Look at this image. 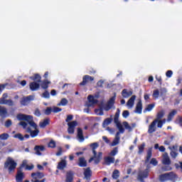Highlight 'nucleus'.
<instances>
[{
    "label": "nucleus",
    "instance_id": "obj_39",
    "mask_svg": "<svg viewBox=\"0 0 182 182\" xmlns=\"http://www.w3.org/2000/svg\"><path fill=\"white\" fill-rule=\"evenodd\" d=\"M14 139H18V140H21V141H23L25 140V137H23V135L22 134L18 133L14 135Z\"/></svg>",
    "mask_w": 182,
    "mask_h": 182
},
{
    "label": "nucleus",
    "instance_id": "obj_11",
    "mask_svg": "<svg viewBox=\"0 0 182 182\" xmlns=\"http://www.w3.org/2000/svg\"><path fill=\"white\" fill-rule=\"evenodd\" d=\"M24 178H25V173L21 169H18L16 175V181L23 182Z\"/></svg>",
    "mask_w": 182,
    "mask_h": 182
},
{
    "label": "nucleus",
    "instance_id": "obj_15",
    "mask_svg": "<svg viewBox=\"0 0 182 182\" xmlns=\"http://www.w3.org/2000/svg\"><path fill=\"white\" fill-rule=\"evenodd\" d=\"M77 166H79V167H87V161H86V159L83 156L80 157L78 159Z\"/></svg>",
    "mask_w": 182,
    "mask_h": 182
},
{
    "label": "nucleus",
    "instance_id": "obj_55",
    "mask_svg": "<svg viewBox=\"0 0 182 182\" xmlns=\"http://www.w3.org/2000/svg\"><path fill=\"white\" fill-rule=\"evenodd\" d=\"M174 166L176 170L181 169L182 171V161H179L178 164L176 163Z\"/></svg>",
    "mask_w": 182,
    "mask_h": 182
},
{
    "label": "nucleus",
    "instance_id": "obj_32",
    "mask_svg": "<svg viewBox=\"0 0 182 182\" xmlns=\"http://www.w3.org/2000/svg\"><path fill=\"white\" fill-rule=\"evenodd\" d=\"M152 147L149 148L148 151H147V154H146V158L145 160V163H149V161H150V159H151V156H152Z\"/></svg>",
    "mask_w": 182,
    "mask_h": 182
},
{
    "label": "nucleus",
    "instance_id": "obj_40",
    "mask_svg": "<svg viewBox=\"0 0 182 182\" xmlns=\"http://www.w3.org/2000/svg\"><path fill=\"white\" fill-rule=\"evenodd\" d=\"M176 124H178L180 127H182V117L178 116L175 120Z\"/></svg>",
    "mask_w": 182,
    "mask_h": 182
},
{
    "label": "nucleus",
    "instance_id": "obj_26",
    "mask_svg": "<svg viewBox=\"0 0 182 182\" xmlns=\"http://www.w3.org/2000/svg\"><path fill=\"white\" fill-rule=\"evenodd\" d=\"M49 85H50V81L48 80H44L42 82H41V86L42 89H44V90H46L49 87Z\"/></svg>",
    "mask_w": 182,
    "mask_h": 182
},
{
    "label": "nucleus",
    "instance_id": "obj_24",
    "mask_svg": "<svg viewBox=\"0 0 182 182\" xmlns=\"http://www.w3.org/2000/svg\"><path fill=\"white\" fill-rule=\"evenodd\" d=\"M142 110H143V104L141 103V100H139L136 104L135 112L139 113V114H141Z\"/></svg>",
    "mask_w": 182,
    "mask_h": 182
},
{
    "label": "nucleus",
    "instance_id": "obj_51",
    "mask_svg": "<svg viewBox=\"0 0 182 182\" xmlns=\"http://www.w3.org/2000/svg\"><path fill=\"white\" fill-rule=\"evenodd\" d=\"M95 112L97 113V114H98V116H103L104 114L102 109H95Z\"/></svg>",
    "mask_w": 182,
    "mask_h": 182
},
{
    "label": "nucleus",
    "instance_id": "obj_7",
    "mask_svg": "<svg viewBox=\"0 0 182 182\" xmlns=\"http://www.w3.org/2000/svg\"><path fill=\"white\" fill-rule=\"evenodd\" d=\"M8 98V93H4L0 98V105H8V106H14L12 100H6Z\"/></svg>",
    "mask_w": 182,
    "mask_h": 182
},
{
    "label": "nucleus",
    "instance_id": "obj_46",
    "mask_svg": "<svg viewBox=\"0 0 182 182\" xmlns=\"http://www.w3.org/2000/svg\"><path fill=\"white\" fill-rule=\"evenodd\" d=\"M26 166H28V161L27 160H23L22 161V164L18 167V170H21L22 171V168H23V167L26 168Z\"/></svg>",
    "mask_w": 182,
    "mask_h": 182
},
{
    "label": "nucleus",
    "instance_id": "obj_47",
    "mask_svg": "<svg viewBox=\"0 0 182 182\" xmlns=\"http://www.w3.org/2000/svg\"><path fill=\"white\" fill-rule=\"evenodd\" d=\"M52 112H53V109H52V107H48L46 109V110L44 112V114H46V116H49V114H50V113H52Z\"/></svg>",
    "mask_w": 182,
    "mask_h": 182
},
{
    "label": "nucleus",
    "instance_id": "obj_17",
    "mask_svg": "<svg viewBox=\"0 0 182 182\" xmlns=\"http://www.w3.org/2000/svg\"><path fill=\"white\" fill-rule=\"evenodd\" d=\"M167 177H168V181H175V180L177 178V175L176 173L171 171L168 173H166Z\"/></svg>",
    "mask_w": 182,
    "mask_h": 182
},
{
    "label": "nucleus",
    "instance_id": "obj_21",
    "mask_svg": "<svg viewBox=\"0 0 182 182\" xmlns=\"http://www.w3.org/2000/svg\"><path fill=\"white\" fill-rule=\"evenodd\" d=\"M34 150H35L36 154H37V156H42V153H41V151H45V146L36 145L34 147Z\"/></svg>",
    "mask_w": 182,
    "mask_h": 182
},
{
    "label": "nucleus",
    "instance_id": "obj_48",
    "mask_svg": "<svg viewBox=\"0 0 182 182\" xmlns=\"http://www.w3.org/2000/svg\"><path fill=\"white\" fill-rule=\"evenodd\" d=\"M77 124V122L76 121H73L68 123V127H73L74 129L75 127H76Z\"/></svg>",
    "mask_w": 182,
    "mask_h": 182
},
{
    "label": "nucleus",
    "instance_id": "obj_63",
    "mask_svg": "<svg viewBox=\"0 0 182 182\" xmlns=\"http://www.w3.org/2000/svg\"><path fill=\"white\" fill-rule=\"evenodd\" d=\"M18 124H19V126H22L23 129H26V127L28 126V123H26L25 122H20Z\"/></svg>",
    "mask_w": 182,
    "mask_h": 182
},
{
    "label": "nucleus",
    "instance_id": "obj_5",
    "mask_svg": "<svg viewBox=\"0 0 182 182\" xmlns=\"http://www.w3.org/2000/svg\"><path fill=\"white\" fill-rule=\"evenodd\" d=\"M31 182H45L46 181V178H43L45 177V174L42 172H33L31 173ZM43 178L42 180H41Z\"/></svg>",
    "mask_w": 182,
    "mask_h": 182
},
{
    "label": "nucleus",
    "instance_id": "obj_42",
    "mask_svg": "<svg viewBox=\"0 0 182 182\" xmlns=\"http://www.w3.org/2000/svg\"><path fill=\"white\" fill-rule=\"evenodd\" d=\"M162 171H171L173 168L170 165H165L161 167Z\"/></svg>",
    "mask_w": 182,
    "mask_h": 182
},
{
    "label": "nucleus",
    "instance_id": "obj_18",
    "mask_svg": "<svg viewBox=\"0 0 182 182\" xmlns=\"http://www.w3.org/2000/svg\"><path fill=\"white\" fill-rule=\"evenodd\" d=\"M132 95H133V91H132V90L128 91L127 89H124L122 91V96L124 99H127L128 97H130V96H132Z\"/></svg>",
    "mask_w": 182,
    "mask_h": 182
},
{
    "label": "nucleus",
    "instance_id": "obj_56",
    "mask_svg": "<svg viewBox=\"0 0 182 182\" xmlns=\"http://www.w3.org/2000/svg\"><path fill=\"white\" fill-rule=\"evenodd\" d=\"M159 96H160V91L159 90H156L154 91L153 97H155V99L159 98Z\"/></svg>",
    "mask_w": 182,
    "mask_h": 182
},
{
    "label": "nucleus",
    "instance_id": "obj_28",
    "mask_svg": "<svg viewBox=\"0 0 182 182\" xmlns=\"http://www.w3.org/2000/svg\"><path fill=\"white\" fill-rule=\"evenodd\" d=\"M177 114L176 109H173L169 114H168L167 122H171L173 119H174V116Z\"/></svg>",
    "mask_w": 182,
    "mask_h": 182
},
{
    "label": "nucleus",
    "instance_id": "obj_62",
    "mask_svg": "<svg viewBox=\"0 0 182 182\" xmlns=\"http://www.w3.org/2000/svg\"><path fill=\"white\" fill-rule=\"evenodd\" d=\"M71 120H73V115H72V114L68 115V116H67V118H66V119H65V122H66L67 123H69V122H70Z\"/></svg>",
    "mask_w": 182,
    "mask_h": 182
},
{
    "label": "nucleus",
    "instance_id": "obj_3",
    "mask_svg": "<svg viewBox=\"0 0 182 182\" xmlns=\"http://www.w3.org/2000/svg\"><path fill=\"white\" fill-rule=\"evenodd\" d=\"M16 166H18V164L15 161V160L9 156L4 162V167L6 170L7 169L9 174H11V173L15 171Z\"/></svg>",
    "mask_w": 182,
    "mask_h": 182
},
{
    "label": "nucleus",
    "instance_id": "obj_9",
    "mask_svg": "<svg viewBox=\"0 0 182 182\" xmlns=\"http://www.w3.org/2000/svg\"><path fill=\"white\" fill-rule=\"evenodd\" d=\"M116 100V95L112 97L109 101L107 102V104L104 106L105 109L107 112L114 106V102Z\"/></svg>",
    "mask_w": 182,
    "mask_h": 182
},
{
    "label": "nucleus",
    "instance_id": "obj_52",
    "mask_svg": "<svg viewBox=\"0 0 182 182\" xmlns=\"http://www.w3.org/2000/svg\"><path fill=\"white\" fill-rule=\"evenodd\" d=\"M128 116H130V112H129V110L123 111L122 117H124V119H127Z\"/></svg>",
    "mask_w": 182,
    "mask_h": 182
},
{
    "label": "nucleus",
    "instance_id": "obj_13",
    "mask_svg": "<svg viewBox=\"0 0 182 182\" xmlns=\"http://www.w3.org/2000/svg\"><path fill=\"white\" fill-rule=\"evenodd\" d=\"M156 124H157V120H154L149 126L148 133H149V134H151L152 133H154V132H156Z\"/></svg>",
    "mask_w": 182,
    "mask_h": 182
},
{
    "label": "nucleus",
    "instance_id": "obj_33",
    "mask_svg": "<svg viewBox=\"0 0 182 182\" xmlns=\"http://www.w3.org/2000/svg\"><path fill=\"white\" fill-rule=\"evenodd\" d=\"M77 137L81 141L85 140V136H83V130H82V128L77 129Z\"/></svg>",
    "mask_w": 182,
    "mask_h": 182
},
{
    "label": "nucleus",
    "instance_id": "obj_44",
    "mask_svg": "<svg viewBox=\"0 0 182 182\" xmlns=\"http://www.w3.org/2000/svg\"><path fill=\"white\" fill-rule=\"evenodd\" d=\"M119 170L115 169L112 173V178H114V180H117V178H119Z\"/></svg>",
    "mask_w": 182,
    "mask_h": 182
},
{
    "label": "nucleus",
    "instance_id": "obj_49",
    "mask_svg": "<svg viewBox=\"0 0 182 182\" xmlns=\"http://www.w3.org/2000/svg\"><path fill=\"white\" fill-rule=\"evenodd\" d=\"M48 147L50 149H55V147H56V142H55L53 140H50L48 143Z\"/></svg>",
    "mask_w": 182,
    "mask_h": 182
},
{
    "label": "nucleus",
    "instance_id": "obj_50",
    "mask_svg": "<svg viewBox=\"0 0 182 182\" xmlns=\"http://www.w3.org/2000/svg\"><path fill=\"white\" fill-rule=\"evenodd\" d=\"M42 97H44V99H49V97H50V94H49V91L46 90V91L42 94Z\"/></svg>",
    "mask_w": 182,
    "mask_h": 182
},
{
    "label": "nucleus",
    "instance_id": "obj_20",
    "mask_svg": "<svg viewBox=\"0 0 182 182\" xmlns=\"http://www.w3.org/2000/svg\"><path fill=\"white\" fill-rule=\"evenodd\" d=\"M87 100L89 102L88 107H90V106H93V105H97V100L95 99V97L93 95H88Z\"/></svg>",
    "mask_w": 182,
    "mask_h": 182
},
{
    "label": "nucleus",
    "instance_id": "obj_43",
    "mask_svg": "<svg viewBox=\"0 0 182 182\" xmlns=\"http://www.w3.org/2000/svg\"><path fill=\"white\" fill-rule=\"evenodd\" d=\"M120 143V138L115 137L113 140V141L111 143L112 146H117Z\"/></svg>",
    "mask_w": 182,
    "mask_h": 182
},
{
    "label": "nucleus",
    "instance_id": "obj_1",
    "mask_svg": "<svg viewBox=\"0 0 182 182\" xmlns=\"http://www.w3.org/2000/svg\"><path fill=\"white\" fill-rule=\"evenodd\" d=\"M18 120H24L27 122L31 127L26 128L27 133L30 134L31 137L33 139L39 134V129L38 124L33 121V117L32 115H26L25 114H18L17 115ZM31 127H33L34 130H32Z\"/></svg>",
    "mask_w": 182,
    "mask_h": 182
},
{
    "label": "nucleus",
    "instance_id": "obj_2",
    "mask_svg": "<svg viewBox=\"0 0 182 182\" xmlns=\"http://www.w3.org/2000/svg\"><path fill=\"white\" fill-rule=\"evenodd\" d=\"M90 147L92 149L93 156H92L89 161L88 163H92L94 160L95 164H99L100 163V161L103 158V153L102 152H98L96 151V149L99 147V143L94 142L90 144Z\"/></svg>",
    "mask_w": 182,
    "mask_h": 182
},
{
    "label": "nucleus",
    "instance_id": "obj_59",
    "mask_svg": "<svg viewBox=\"0 0 182 182\" xmlns=\"http://www.w3.org/2000/svg\"><path fill=\"white\" fill-rule=\"evenodd\" d=\"M35 168V166L33 164L31 165H26V167L25 168V170H28V171H31V170H33Z\"/></svg>",
    "mask_w": 182,
    "mask_h": 182
},
{
    "label": "nucleus",
    "instance_id": "obj_25",
    "mask_svg": "<svg viewBox=\"0 0 182 182\" xmlns=\"http://www.w3.org/2000/svg\"><path fill=\"white\" fill-rule=\"evenodd\" d=\"M50 123V119L49 118H46L43 120V122H41L39 123V126L40 127H41V129H45V127L48 126Z\"/></svg>",
    "mask_w": 182,
    "mask_h": 182
},
{
    "label": "nucleus",
    "instance_id": "obj_54",
    "mask_svg": "<svg viewBox=\"0 0 182 182\" xmlns=\"http://www.w3.org/2000/svg\"><path fill=\"white\" fill-rule=\"evenodd\" d=\"M5 127H11L12 126V120L7 119L4 124Z\"/></svg>",
    "mask_w": 182,
    "mask_h": 182
},
{
    "label": "nucleus",
    "instance_id": "obj_10",
    "mask_svg": "<svg viewBox=\"0 0 182 182\" xmlns=\"http://www.w3.org/2000/svg\"><path fill=\"white\" fill-rule=\"evenodd\" d=\"M31 100H33V96L28 95L27 97H23V98H21L20 103L21 106H28V105L31 103Z\"/></svg>",
    "mask_w": 182,
    "mask_h": 182
},
{
    "label": "nucleus",
    "instance_id": "obj_53",
    "mask_svg": "<svg viewBox=\"0 0 182 182\" xmlns=\"http://www.w3.org/2000/svg\"><path fill=\"white\" fill-rule=\"evenodd\" d=\"M170 155L172 157V159H176L177 156H178V153H177V151H171L170 152Z\"/></svg>",
    "mask_w": 182,
    "mask_h": 182
},
{
    "label": "nucleus",
    "instance_id": "obj_19",
    "mask_svg": "<svg viewBox=\"0 0 182 182\" xmlns=\"http://www.w3.org/2000/svg\"><path fill=\"white\" fill-rule=\"evenodd\" d=\"M84 178L87 180H90V177H92V170H90V167L86 168L84 171Z\"/></svg>",
    "mask_w": 182,
    "mask_h": 182
},
{
    "label": "nucleus",
    "instance_id": "obj_12",
    "mask_svg": "<svg viewBox=\"0 0 182 182\" xmlns=\"http://www.w3.org/2000/svg\"><path fill=\"white\" fill-rule=\"evenodd\" d=\"M29 87L31 92H36V90H39V88L41 87V84H39V82L33 81L30 82Z\"/></svg>",
    "mask_w": 182,
    "mask_h": 182
},
{
    "label": "nucleus",
    "instance_id": "obj_37",
    "mask_svg": "<svg viewBox=\"0 0 182 182\" xmlns=\"http://www.w3.org/2000/svg\"><path fill=\"white\" fill-rule=\"evenodd\" d=\"M154 104L148 105L147 107L144 109V113H146V112H151V110H153V109L154 108Z\"/></svg>",
    "mask_w": 182,
    "mask_h": 182
},
{
    "label": "nucleus",
    "instance_id": "obj_64",
    "mask_svg": "<svg viewBox=\"0 0 182 182\" xmlns=\"http://www.w3.org/2000/svg\"><path fill=\"white\" fill-rule=\"evenodd\" d=\"M166 77H171L173 76V71L172 70H168L166 73Z\"/></svg>",
    "mask_w": 182,
    "mask_h": 182
},
{
    "label": "nucleus",
    "instance_id": "obj_14",
    "mask_svg": "<svg viewBox=\"0 0 182 182\" xmlns=\"http://www.w3.org/2000/svg\"><path fill=\"white\" fill-rule=\"evenodd\" d=\"M0 117H1L2 119H5L6 117H8V109H6V107L1 105H0Z\"/></svg>",
    "mask_w": 182,
    "mask_h": 182
},
{
    "label": "nucleus",
    "instance_id": "obj_36",
    "mask_svg": "<svg viewBox=\"0 0 182 182\" xmlns=\"http://www.w3.org/2000/svg\"><path fill=\"white\" fill-rule=\"evenodd\" d=\"M112 122H113V119H112V118L105 119L102 122L103 127H106V126H109V124H110V123H112Z\"/></svg>",
    "mask_w": 182,
    "mask_h": 182
},
{
    "label": "nucleus",
    "instance_id": "obj_30",
    "mask_svg": "<svg viewBox=\"0 0 182 182\" xmlns=\"http://www.w3.org/2000/svg\"><path fill=\"white\" fill-rule=\"evenodd\" d=\"M66 166H67L66 160H61V161L58 163L57 168L58 170H64Z\"/></svg>",
    "mask_w": 182,
    "mask_h": 182
},
{
    "label": "nucleus",
    "instance_id": "obj_41",
    "mask_svg": "<svg viewBox=\"0 0 182 182\" xmlns=\"http://www.w3.org/2000/svg\"><path fill=\"white\" fill-rule=\"evenodd\" d=\"M9 139V134L3 133L0 134V140H8Z\"/></svg>",
    "mask_w": 182,
    "mask_h": 182
},
{
    "label": "nucleus",
    "instance_id": "obj_23",
    "mask_svg": "<svg viewBox=\"0 0 182 182\" xmlns=\"http://www.w3.org/2000/svg\"><path fill=\"white\" fill-rule=\"evenodd\" d=\"M30 79L36 83H41V82H42V77H41L39 74H34L33 76L30 77Z\"/></svg>",
    "mask_w": 182,
    "mask_h": 182
},
{
    "label": "nucleus",
    "instance_id": "obj_34",
    "mask_svg": "<svg viewBox=\"0 0 182 182\" xmlns=\"http://www.w3.org/2000/svg\"><path fill=\"white\" fill-rule=\"evenodd\" d=\"M159 181L161 182H166L168 181V178L167 176V173H162L159 176Z\"/></svg>",
    "mask_w": 182,
    "mask_h": 182
},
{
    "label": "nucleus",
    "instance_id": "obj_58",
    "mask_svg": "<svg viewBox=\"0 0 182 182\" xmlns=\"http://www.w3.org/2000/svg\"><path fill=\"white\" fill-rule=\"evenodd\" d=\"M6 86H8V83L0 85V95L2 93V91L5 90V87H6Z\"/></svg>",
    "mask_w": 182,
    "mask_h": 182
},
{
    "label": "nucleus",
    "instance_id": "obj_6",
    "mask_svg": "<svg viewBox=\"0 0 182 182\" xmlns=\"http://www.w3.org/2000/svg\"><path fill=\"white\" fill-rule=\"evenodd\" d=\"M149 178V169H145L144 171H139L136 180L140 182H146L144 178Z\"/></svg>",
    "mask_w": 182,
    "mask_h": 182
},
{
    "label": "nucleus",
    "instance_id": "obj_60",
    "mask_svg": "<svg viewBox=\"0 0 182 182\" xmlns=\"http://www.w3.org/2000/svg\"><path fill=\"white\" fill-rule=\"evenodd\" d=\"M53 113H59V112H62V108H59L58 107H54L53 109Z\"/></svg>",
    "mask_w": 182,
    "mask_h": 182
},
{
    "label": "nucleus",
    "instance_id": "obj_35",
    "mask_svg": "<svg viewBox=\"0 0 182 182\" xmlns=\"http://www.w3.org/2000/svg\"><path fill=\"white\" fill-rule=\"evenodd\" d=\"M146 147V143L143 142L138 146V154H143L144 152V148Z\"/></svg>",
    "mask_w": 182,
    "mask_h": 182
},
{
    "label": "nucleus",
    "instance_id": "obj_8",
    "mask_svg": "<svg viewBox=\"0 0 182 182\" xmlns=\"http://www.w3.org/2000/svg\"><path fill=\"white\" fill-rule=\"evenodd\" d=\"M95 77L89 75H85L82 77V81L80 83V86H86L89 82H93Z\"/></svg>",
    "mask_w": 182,
    "mask_h": 182
},
{
    "label": "nucleus",
    "instance_id": "obj_4",
    "mask_svg": "<svg viewBox=\"0 0 182 182\" xmlns=\"http://www.w3.org/2000/svg\"><path fill=\"white\" fill-rule=\"evenodd\" d=\"M119 116H120V109L117 108L114 117V123L116 124V127L118 129L119 133L123 134V133H124V129L123 128V125H122V123L119 122Z\"/></svg>",
    "mask_w": 182,
    "mask_h": 182
},
{
    "label": "nucleus",
    "instance_id": "obj_45",
    "mask_svg": "<svg viewBox=\"0 0 182 182\" xmlns=\"http://www.w3.org/2000/svg\"><path fill=\"white\" fill-rule=\"evenodd\" d=\"M123 124H124L125 129H126L127 130H128V132H132V130H133V128H132L131 126L129 125V122H123Z\"/></svg>",
    "mask_w": 182,
    "mask_h": 182
},
{
    "label": "nucleus",
    "instance_id": "obj_57",
    "mask_svg": "<svg viewBox=\"0 0 182 182\" xmlns=\"http://www.w3.org/2000/svg\"><path fill=\"white\" fill-rule=\"evenodd\" d=\"M150 164H152V166H157V164H159V161H157V159L155 158H152L150 161Z\"/></svg>",
    "mask_w": 182,
    "mask_h": 182
},
{
    "label": "nucleus",
    "instance_id": "obj_16",
    "mask_svg": "<svg viewBox=\"0 0 182 182\" xmlns=\"http://www.w3.org/2000/svg\"><path fill=\"white\" fill-rule=\"evenodd\" d=\"M104 164L106 166H110V164H113V163H114V157L106 156L104 158Z\"/></svg>",
    "mask_w": 182,
    "mask_h": 182
},
{
    "label": "nucleus",
    "instance_id": "obj_22",
    "mask_svg": "<svg viewBox=\"0 0 182 182\" xmlns=\"http://www.w3.org/2000/svg\"><path fill=\"white\" fill-rule=\"evenodd\" d=\"M73 176H75V173L72 171H68L65 182H73Z\"/></svg>",
    "mask_w": 182,
    "mask_h": 182
},
{
    "label": "nucleus",
    "instance_id": "obj_27",
    "mask_svg": "<svg viewBox=\"0 0 182 182\" xmlns=\"http://www.w3.org/2000/svg\"><path fill=\"white\" fill-rule=\"evenodd\" d=\"M134 100H136V95H132L127 102V106L133 107L134 106Z\"/></svg>",
    "mask_w": 182,
    "mask_h": 182
},
{
    "label": "nucleus",
    "instance_id": "obj_38",
    "mask_svg": "<svg viewBox=\"0 0 182 182\" xmlns=\"http://www.w3.org/2000/svg\"><path fill=\"white\" fill-rule=\"evenodd\" d=\"M119 153V147H114L109 153V156L114 157Z\"/></svg>",
    "mask_w": 182,
    "mask_h": 182
},
{
    "label": "nucleus",
    "instance_id": "obj_61",
    "mask_svg": "<svg viewBox=\"0 0 182 182\" xmlns=\"http://www.w3.org/2000/svg\"><path fill=\"white\" fill-rule=\"evenodd\" d=\"M68 103V100L66 98H63L60 101L61 106H66Z\"/></svg>",
    "mask_w": 182,
    "mask_h": 182
},
{
    "label": "nucleus",
    "instance_id": "obj_31",
    "mask_svg": "<svg viewBox=\"0 0 182 182\" xmlns=\"http://www.w3.org/2000/svg\"><path fill=\"white\" fill-rule=\"evenodd\" d=\"M164 114H166V112H164V110L162 109L159 111L156 114V119H155L154 120H157V122H159V120H161V119L164 117Z\"/></svg>",
    "mask_w": 182,
    "mask_h": 182
},
{
    "label": "nucleus",
    "instance_id": "obj_29",
    "mask_svg": "<svg viewBox=\"0 0 182 182\" xmlns=\"http://www.w3.org/2000/svg\"><path fill=\"white\" fill-rule=\"evenodd\" d=\"M162 164H164V166H170V164H171V160L168 156L166 155L164 157Z\"/></svg>",
    "mask_w": 182,
    "mask_h": 182
}]
</instances>
